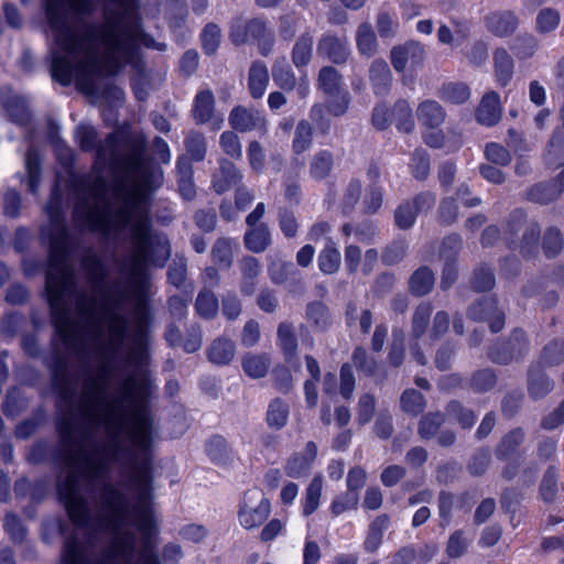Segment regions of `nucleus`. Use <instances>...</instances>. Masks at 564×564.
Instances as JSON below:
<instances>
[{
  "label": "nucleus",
  "instance_id": "5",
  "mask_svg": "<svg viewBox=\"0 0 564 564\" xmlns=\"http://www.w3.org/2000/svg\"><path fill=\"white\" fill-rule=\"evenodd\" d=\"M152 315L148 300L140 295L134 307V328L131 335L130 362L135 373L126 376L118 384L112 398L119 399V405H132V413L144 408L151 419L154 420L149 400L155 397L158 386L148 369L150 362V324Z\"/></svg>",
  "mask_w": 564,
  "mask_h": 564
},
{
  "label": "nucleus",
  "instance_id": "3",
  "mask_svg": "<svg viewBox=\"0 0 564 564\" xmlns=\"http://www.w3.org/2000/svg\"><path fill=\"white\" fill-rule=\"evenodd\" d=\"M69 191L74 198L73 220L78 230L98 234L104 239L115 231L130 230L133 250L121 267L143 288L147 267L162 268L171 256L167 241L153 245L147 192L140 188L124 192L121 205L113 212L108 181L101 173L72 181Z\"/></svg>",
  "mask_w": 564,
  "mask_h": 564
},
{
  "label": "nucleus",
  "instance_id": "26",
  "mask_svg": "<svg viewBox=\"0 0 564 564\" xmlns=\"http://www.w3.org/2000/svg\"><path fill=\"white\" fill-rule=\"evenodd\" d=\"M369 79L373 93L384 96L389 93L392 84V74L388 63L383 59H375L369 69Z\"/></svg>",
  "mask_w": 564,
  "mask_h": 564
},
{
  "label": "nucleus",
  "instance_id": "64",
  "mask_svg": "<svg viewBox=\"0 0 564 564\" xmlns=\"http://www.w3.org/2000/svg\"><path fill=\"white\" fill-rule=\"evenodd\" d=\"M564 361V339L551 340L544 346L541 352L540 362L553 367Z\"/></svg>",
  "mask_w": 564,
  "mask_h": 564
},
{
  "label": "nucleus",
  "instance_id": "40",
  "mask_svg": "<svg viewBox=\"0 0 564 564\" xmlns=\"http://www.w3.org/2000/svg\"><path fill=\"white\" fill-rule=\"evenodd\" d=\"M318 268L324 274H335L341 264V254L332 238H327L326 245L319 252Z\"/></svg>",
  "mask_w": 564,
  "mask_h": 564
},
{
  "label": "nucleus",
  "instance_id": "24",
  "mask_svg": "<svg viewBox=\"0 0 564 564\" xmlns=\"http://www.w3.org/2000/svg\"><path fill=\"white\" fill-rule=\"evenodd\" d=\"M536 221L529 220L523 209L517 208L512 210L503 227V240L509 248L518 243V238L527 229L528 224H535Z\"/></svg>",
  "mask_w": 564,
  "mask_h": 564
},
{
  "label": "nucleus",
  "instance_id": "59",
  "mask_svg": "<svg viewBox=\"0 0 564 564\" xmlns=\"http://www.w3.org/2000/svg\"><path fill=\"white\" fill-rule=\"evenodd\" d=\"M402 411L409 415L416 416L422 413L426 406L425 397L415 389H406L400 398Z\"/></svg>",
  "mask_w": 564,
  "mask_h": 564
},
{
  "label": "nucleus",
  "instance_id": "36",
  "mask_svg": "<svg viewBox=\"0 0 564 564\" xmlns=\"http://www.w3.org/2000/svg\"><path fill=\"white\" fill-rule=\"evenodd\" d=\"M423 53L422 46L414 42L393 47L391 51V64L397 72L401 73L410 61L412 63L420 61Z\"/></svg>",
  "mask_w": 564,
  "mask_h": 564
},
{
  "label": "nucleus",
  "instance_id": "23",
  "mask_svg": "<svg viewBox=\"0 0 564 564\" xmlns=\"http://www.w3.org/2000/svg\"><path fill=\"white\" fill-rule=\"evenodd\" d=\"M525 440V432L522 427H514L506 433L495 447L496 458L509 463L510 458L518 452Z\"/></svg>",
  "mask_w": 564,
  "mask_h": 564
},
{
  "label": "nucleus",
  "instance_id": "8",
  "mask_svg": "<svg viewBox=\"0 0 564 564\" xmlns=\"http://www.w3.org/2000/svg\"><path fill=\"white\" fill-rule=\"evenodd\" d=\"M530 352V339L522 328H514L508 336L498 337L488 348V359L500 366L521 362Z\"/></svg>",
  "mask_w": 564,
  "mask_h": 564
},
{
  "label": "nucleus",
  "instance_id": "16",
  "mask_svg": "<svg viewBox=\"0 0 564 564\" xmlns=\"http://www.w3.org/2000/svg\"><path fill=\"white\" fill-rule=\"evenodd\" d=\"M485 26L497 37L511 36L519 26V18L512 10H498L485 17Z\"/></svg>",
  "mask_w": 564,
  "mask_h": 564
},
{
  "label": "nucleus",
  "instance_id": "28",
  "mask_svg": "<svg viewBox=\"0 0 564 564\" xmlns=\"http://www.w3.org/2000/svg\"><path fill=\"white\" fill-rule=\"evenodd\" d=\"M492 61L495 78L501 87H506L513 77L514 61L503 47H498L494 51Z\"/></svg>",
  "mask_w": 564,
  "mask_h": 564
},
{
  "label": "nucleus",
  "instance_id": "50",
  "mask_svg": "<svg viewBox=\"0 0 564 564\" xmlns=\"http://www.w3.org/2000/svg\"><path fill=\"white\" fill-rule=\"evenodd\" d=\"M234 240L227 237H219L212 247V259L221 269H229L234 262Z\"/></svg>",
  "mask_w": 564,
  "mask_h": 564
},
{
  "label": "nucleus",
  "instance_id": "39",
  "mask_svg": "<svg viewBox=\"0 0 564 564\" xmlns=\"http://www.w3.org/2000/svg\"><path fill=\"white\" fill-rule=\"evenodd\" d=\"M313 43L314 36L308 30L303 32L295 41L291 58L296 68L305 67L310 64L313 56Z\"/></svg>",
  "mask_w": 564,
  "mask_h": 564
},
{
  "label": "nucleus",
  "instance_id": "51",
  "mask_svg": "<svg viewBox=\"0 0 564 564\" xmlns=\"http://www.w3.org/2000/svg\"><path fill=\"white\" fill-rule=\"evenodd\" d=\"M221 29L215 22H208L202 29L199 34V41L203 52L207 56H213L217 53L221 43Z\"/></svg>",
  "mask_w": 564,
  "mask_h": 564
},
{
  "label": "nucleus",
  "instance_id": "57",
  "mask_svg": "<svg viewBox=\"0 0 564 564\" xmlns=\"http://www.w3.org/2000/svg\"><path fill=\"white\" fill-rule=\"evenodd\" d=\"M323 490V478L321 475L314 476L305 490V499L303 503V514L305 517L314 513L318 507Z\"/></svg>",
  "mask_w": 564,
  "mask_h": 564
},
{
  "label": "nucleus",
  "instance_id": "19",
  "mask_svg": "<svg viewBox=\"0 0 564 564\" xmlns=\"http://www.w3.org/2000/svg\"><path fill=\"white\" fill-rule=\"evenodd\" d=\"M518 476V482L521 487H531L535 484L539 476V466L535 462L527 463L520 470V462L518 459L507 463L502 470L501 477L511 481Z\"/></svg>",
  "mask_w": 564,
  "mask_h": 564
},
{
  "label": "nucleus",
  "instance_id": "30",
  "mask_svg": "<svg viewBox=\"0 0 564 564\" xmlns=\"http://www.w3.org/2000/svg\"><path fill=\"white\" fill-rule=\"evenodd\" d=\"M205 452L209 459L216 465H229L232 458L231 446L228 441L219 434H214L206 441Z\"/></svg>",
  "mask_w": 564,
  "mask_h": 564
},
{
  "label": "nucleus",
  "instance_id": "4",
  "mask_svg": "<svg viewBox=\"0 0 564 564\" xmlns=\"http://www.w3.org/2000/svg\"><path fill=\"white\" fill-rule=\"evenodd\" d=\"M75 138L85 152H95V165L104 169L111 161L112 165L122 171L127 176L134 177L140 189L153 191L162 184V172L156 169L149 156L147 148L141 140H128L127 154L119 151V138L117 133H109L104 141L98 140L97 130L89 124L80 123L75 131Z\"/></svg>",
  "mask_w": 564,
  "mask_h": 564
},
{
  "label": "nucleus",
  "instance_id": "18",
  "mask_svg": "<svg viewBox=\"0 0 564 564\" xmlns=\"http://www.w3.org/2000/svg\"><path fill=\"white\" fill-rule=\"evenodd\" d=\"M541 364H531L528 369V393L533 400L543 399L554 387V382L544 372Z\"/></svg>",
  "mask_w": 564,
  "mask_h": 564
},
{
  "label": "nucleus",
  "instance_id": "32",
  "mask_svg": "<svg viewBox=\"0 0 564 564\" xmlns=\"http://www.w3.org/2000/svg\"><path fill=\"white\" fill-rule=\"evenodd\" d=\"M541 228L538 223L528 224L527 229L518 238V243L511 249H519L524 259H534L539 253Z\"/></svg>",
  "mask_w": 564,
  "mask_h": 564
},
{
  "label": "nucleus",
  "instance_id": "44",
  "mask_svg": "<svg viewBox=\"0 0 564 564\" xmlns=\"http://www.w3.org/2000/svg\"><path fill=\"white\" fill-rule=\"evenodd\" d=\"M334 167V154L329 150H319L310 162V176L315 181L328 177Z\"/></svg>",
  "mask_w": 564,
  "mask_h": 564
},
{
  "label": "nucleus",
  "instance_id": "10",
  "mask_svg": "<svg viewBox=\"0 0 564 564\" xmlns=\"http://www.w3.org/2000/svg\"><path fill=\"white\" fill-rule=\"evenodd\" d=\"M270 511V501L260 489L254 488L246 491L238 511V519L245 529L252 530L268 519Z\"/></svg>",
  "mask_w": 564,
  "mask_h": 564
},
{
  "label": "nucleus",
  "instance_id": "34",
  "mask_svg": "<svg viewBox=\"0 0 564 564\" xmlns=\"http://www.w3.org/2000/svg\"><path fill=\"white\" fill-rule=\"evenodd\" d=\"M276 344L280 347L284 359L291 361L297 355V337L295 328L290 322H281L276 329Z\"/></svg>",
  "mask_w": 564,
  "mask_h": 564
},
{
  "label": "nucleus",
  "instance_id": "46",
  "mask_svg": "<svg viewBox=\"0 0 564 564\" xmlns=\"http://www.w3.org/2000/svg\"><path fill=\"white\" fill-rule=\"evenodd\" d=\"M194 306L196 314L204 319L215 318L219 311V302L216 294L206 288L198 292Z\"/></svg>",
  "mask_w": 564,
  "mask_h": 564
},
{
  "label": "nucleus",
  "instance_id": "42",
  "mask_svg": "<svg viewBox=\"0 0 564 564\" xmlns=\"http://www.w3.org/2000/svg\"><path fill=\"white\" fill-rule=\"evenodd\" d=\"M435 283L433 271L426 267H420L415 270L409 280V290L415 296H424L429 294Z\"/></svg>",
  "mask_w": 564,
  "mask_h": 564
},
{
  "label": "nucleus",
  "instance_id": "54",
  "mask_svg": "<svg viewBox=\"0 0 564 564\" xmlns=\"http://www.w3.org/2000/svg\"><path fill=\"white\" fill-rule=\"evenodd\" d=\"M560 197L549 181L540 182L528 188L525 198L532 203L547 205Z\"/></svg>",
  "mask_w": 564,
  "mask_h": 564
},
{
  "label": "nucleus",
  "instance_id": "7",
  "mask_svg": "<svg viewBox=\"0 0 564 564\" xmlns=\"http://www.w3.org/2000/svg\"><path fill=\"white\" fill-rule=\"evenodd\" d=\"M229 40L235 46L247 43L257 45L260 55L267 57L273 52L275 44L274 30L269 22L261 17L243 19L242 17L234 18L229 25Z\"/></svg>",
  "mask_w": 564,
  "mask_h": 564
},
{
  "label": "nucleus",
  "instance_id": "13",
  "mask_svg": "<svg viewBox=\"0 0 564 564\" xmlns=\"http://www.w3.org/2000/svg\"><path fill=\"white\" fill-rule=\"evenodd\" d=\"M445 422V414L436 411L429 412L421 416L417 423V434L423 441H430L436 437V442L442 447H451L456 442V433L453 430H441Z\"/></svg>",
  "mask_w": 564,
  "mask_h": 564
},
{
  "label": "nucleus",
  "instance_id": "55",
  "mask_svg": "<svg viewBox=\"0 0 564 564\" xmlns=\"http://www.w3.org/2000/svg\"><path fill=\"white\" fill-rule=\"evenodd\" d=\"M272 78L276 86L288 91L292 90L296 84L295 75L285 57L276 59L273 64Z\"/></svg>",
  "mask_w": 564,
  "mask_h": 564
},
{
  "label": "nucleus",
  "instance_id": "49",
  "mask_svg": "<svg viewBox=\"0 0 564 564\" xmlns=\"http://www.w3.org/2000/svg\"><path fill=\"white\" fill-rule=\"evenodd\" d=\"M289 413L288 403L280 398H275L268 405L265 414L267 424L273 430H282L288 423Z\"/></svg>",
  "mask_w": 564,
  "mask_h": 564
},
{
  "label": "nucleus",
  "instance_id": "63",
  "mask_svg": "<svg viewBox=\"0 0 564 564\" xmlns=\"http://www.w3.org/2000/svg\"><path fill=\"white\" fill-rule=\"evenodd\" d=\"M362 189V184L358 178H351L349 183L347 184L341 203H340V209L344 215H349L355 209L357 203L360 199Z\"/></svg>",
  "mask_w": 564,
  "mask_h": 564
},
{
  "label": "nucleus",
  "instance_id": "48",
  "mask_svg": "<svg viewBox=\"0 0 564 564\" xmlns=\"http://www.w3.org/2000/svg\"><path fill=\"white\" fill-rule=\"evenodd\" d=\"M356 44L361 55L371 57L377 53L378 41L372 25L369 22H364L358 26Z\"/></svg>",
  "mask_w": 564,
  "mask_h": 564
},
{
  "label": "nucleus",
  "instance_id": "56",
  "mask_svg": "<svg viewBox=\"0 0 564 564\" xmlns=\"http://www.w3.org/2000/svg\"><path fill=\"white\" fill-rule=\"evenodd\" d=\"M392 121L399 131L409 133L414 129L412 108L406 100L400 99L394 104Z\"/></svg>",
  "mask_w": 564,
  "mask_h": 564
},
{
  "label": "nucleus",
  "instance_id": "38",
  "mask_svg": "<svg viewBox=\"0 0 564 564\" xmlns=\"http://www.w3.org/2000/svg\"><path fill=\"white\" fill-rule=\"evenodd\" d=\"M235 343L224 337H219L213 340L207 350L208 360L217 366H225L230 364L235 357Z\"/></svg>",
  "mask_w": 564,
  "mask_h": 564
},
{
  "label": "nucleus",
  "instance_id": "47",
  "mask_svg": "<svg viewBox=\"0 0 564 564\" xmlns=\"http://www.w3.org/2000/svg\"><path fill=\"white\" fill-rule=\"evenodd\" d=\"M433 305L430 302H421L413 312L411 321V337L415 340L422 338L431 322Z\"/></svg>",
  "mask_w": 564,
  "mask_h": 564
},
{
  "label": "nucleus",
  "instance_id": "62",
  "mask_svg": "<svg viewBox=\"0 0 564 564\" xmlns=\"http://www.w3.org/2000/svg\"><path fill=\"white\" fill-rule=\"evenodd\" d=\"M563 247L564 240L561 231L556 227L547 228L542 240L544 256L549 259L555 258L562 252Z\"/></svg>",
  "mask_w": 564,
  "mask_h": 564
},
{
  "label": "nucleus",
  "instance_id": "12",
  "mask_svg": "<svg viewBox=\"0 0 564 564\" xmlns=\"http://www.w3.org/2000/svg\"><path fill=\"white\" fill-rule=\"evenodd\" d=\"M80 267L86 274L87 282L93 286L95 292L104 299L108 300V270L104 259L96 252L93 247H88L85 250L80 259Z\"/></svg>",
  "mask_w": 564,
  "mask_h": 564
},
{
  "label": "nucleus",
  "instance_id": "41",
  "mask_svg": "<svg viewBox=\"0 0 564 564\" xmlns=\"http://www.w3.org/2000/svg\"><path fill=\"white\" fill-rule=\"evenodd\" d=\"M184 148L189 162H202L207 153V140L204 133L197 130H189L184 137Z\"/></svg>",
  "mask_w": 564,
  "mask_h": 564
},
{
  "label": "nucleus",
  "instance_id": "21",
  "mask_svg": "<svg viewBox=\"0 0 564 564\" xmlns=\"http://www.w3.org/2000/svg\"><path fill=\"white\" fill-rule=\"evenodd\" d=\"M0 101L10 120L19 126H26L31 121V113L26 101L18 95L1 93Z\"/></svg>",
  "mask_w": 564,
  "mask_h": 564
},
{
  "label": "nucleus",
  "instance_id": "60",
  "mask_svg": "<svg viewBox=\"0 0 564 564\" xmlns=\"http://www.w3.org/2000/svg\"><path fill=\"white\" fill-rule=\"evenodd\" d=\"M497 383V375L491 368L475 371L469 380V387L475 393L490 391Z\"/></svg>",
  "mask_w": 564,
  "mask_h": 564
},
{
  "label": "nucleus",
  "instance_id": "37",
  "mask_svg": "<svg viewBox=\"0 0 564 564\" xmlns=\"http://www.w3.org/2000/svg\"><path fill=\"white\" fill-rule=\"evenodd\" d=\"M416 116L423 126L434 129L444 122L446 113L437 101L427 99L419 105Z\"/></svg>",
  "mask_w": 564,
  "mask_h": 564
},
{
  "label": "nucleus",
  "instance_id": "6",
  "mask_svg": "<svg viewBox=\"0 0 564 564\" xmlns=\"http://www.w3.org/2000/svg\"><path fill=\"white\" fill-rule=\"evenodd\" d=\"M106 533H95L91 542L88 533H83V539L78 538V533L65 541L62 553L63 564H153L156 554L153 551L152 538H143V546L140 551L139 558L133 562L135 551V538L132 532L122 534H113L110 544L104 547L98 554H93L91 549Z\"/></svg>",
  "mask_w": 564,
  "mask_h": 564
},
{
  "label": "nucleus",
  "instance_id": "22",
  "mask_svg": "<svg viewBox=\"0 0 564 564\" xmlns=\"http://www.w3.org/2000/svg\"><path fill=\"white\" fill-rule=\"evenodd\" d=\"M241 272L240 292L245 296H251L257 288V280L261 273L260 261L252 256H245L239 261Z\"/></svg>",
  "mask_w": 564,
  "mask_h": 564
},
{
  "label": "nucleus",
  "instance_id": "58",
  "mask_svg": "<svg viewBox=\"0 0 564 564\" xmlns=\"http://www.w3.org/2000/svg\"><path fill=\"white\" fill-rule=\"evenodd\" d=\"M561 22V13L554 8L541 9L535 18V31L539 34H547L557 29Z\"/></svg>",
  "mask_w": 564,
  "mask_h": 564
},
{
  "label": "nucleus",
  "instance_id": "53",
  "mask_svg": "<svg viewBox=\"0 0 564 564\" xmlns=\"http://www.w3.org/2000/svg\"><path fill=\"white\" fill-rule=\"evenodd\" d=\"M558 469L555 465H550L543 474L539 494L545 503H552L557 497Z\"/></svg>",
  "mask_w": 564,
  "mask_h": 564
},
{
  "label": "nucleus",
  "instance_id": "1",
  "mask_svg": "<svg viewBox=\"0 0 564 564\" xmlns=\"http://www.w3.org/2000/svg\"><path fill=\"white\" fill-rule=\"evenodd\" d=\"M45 293L58 335L47 368L59 415L58 442H35L31 464L59 470L56 490L76 532L117 534L131 523L144 538L156 534L153 514L154 420L144 408L127 425L126 406L109 398V382L128 335L118 312L99 315L98 297L78 289L69 262L70 232H48Z\"/></svg>",
  "mask_w": 564,
  "mask_h": 564
},
{
  "label": "nucleus",
  "instance_id": "11",
  "mask_svg": "<svg viewBox=\"0 0 564 564\" xmlns=\"http://www.w3.org/2000/svg\"><path fill=\"white\" fill-rule=\"evenodd\" d=\"M467 317L477 323H487L494 334L501 332L506 324V312L494 295L473 302L467 308Z\"/></svg>",
  "mask_w": 564,
  "mask_h": 564
},
{
  "label": "nucleus",
  "instance_id": "20",
  "mask_svg": "<svg viewBox=\"0 0 564 564\" xmlns=\"http://www.w3.org/2000/svg\"><path fill=\"white\" fill-rule=\"evenodd\" d=\"M501 118L500 97L496 91H489L484 95L476 110V120L478 123L492 127L496 126Z\"/></svg>",
  "mask_w": 564,
  "mask_h": 564
},
{
  "label": "nucleus",
  "instance_id": "61",
  "mask_svg": "<svg viewBox=\"0 0 564 564\" xmlns=\"http://www.w3.org/2000/svg\"><path fill=\"white\" fill-rule=\"evenodd\" d=\"M313 143V128L306 120H301L294 132L292 150L295 154L307 151Z\"/></svg>",
  "mask_w": 564,
  "mask_h": 564
},
{
  "label": "nucleus",
  "instance_id": "9",
  "mask_svg": "<svg viewBox=\"0 0 564 564\" xmlns=\"http://www.w3.org/2000/svg\"><path fill=\"white\" fill-rule=\"evenodd\" d=\"M317 87L330 99L327 101V111L335 116H344L350 104L348 90L343 88V76L333 66H324L318 72Z\"/></svg>",
  "mask_w": 564,
  "mask_h": 564
},
{
  "label": "nucleus",
  "instance_id": "15",
  "mask_svg": "<svg viewBox=\"0 0 564 564\" xmlns=\"http://www.w3.org/2000/svg\"><path fill=\"white\" fill-rule=\"evenodd\" d=\"M318 56L329 59L337 65L345 64L350 56L349 42L345 35L337 36L332 33H324L317 42Z\"/></svg>",
  "mask_w": 564,
  "mask_h": 564
},
{
  "label": "nucleus",
  "instance_id": "14",
  "mask_svg": "<svg viewBox=\"0 0 564 564\" xmlns=\"http://www.w3.org/2000/svg\"><path fill=\"white\" fill-rule=\"evenodd\" d=\"M228 121L235 131L241 133L258 131L261 134L268 132V122L260 111L248 109L243 106H236L231 109Z\"/></svg>",
  "mask_w": 564,
  "mask_h": 564
},
{
  "label": "nucleus",
  "instance_id": "17",
  "mask_svg": "<svg viewBox=\"0 0 564 564\" xmlns=\"http://www.w3.org/2000/svg\"><path fill=\"white\" fill-rule=\"evenodd\" d=\"M242 175L227 159L219 160V170L213 175L212 187L218 195L226 193L241 182Z\"/></svg>",
  "mask_w": 564,
  "mask_h": 564
},
{
  "label": "nucleus",
  "instance_id": "27",
  "mask_svg": "<svg viewBox=\"0 0 564 564\" xmlns=\"http://www.w3.org/2000/svg\"><path fill=\"white\" fill-rule=\"evenodd\" d=\"M445 417L457 424L462 430H470L477 421L476 412L459 400H451L445 405Z\"/></svg>",
  "mask_w": 564,
  "mask_h": 564
},
{
  "label": "nucleus",
  "instance_id": "52",
  "mask_svg": "<svg viewBox=\"0 0 564 564\" xmlns=\"http://www.w3.org/2000/svg\"><path fill=\"white\" fill-rule=\"evenodd\" d=\"M28 174V187L32 194H36L41 181V162L37 150L32 145L24 158Z\"/></svg>",
  "mask_w": 564,
  "mask_h": 564
},
{
  "label": "nucleus",
  "instance_id": "43",
  "mask_svg": "<svg viewBox=\"0 0 564 564\" xmlns=\"http://www.w3.org/2000/svg\"><path fill=\"white\" fill-rule=\"evenodd\" d=\"M271 360L268 354L248 352L243 356L241 366L247 376L260 379L268 373Z\"/></svg>",
  "mask_w": 564,
  "mask_h": 564
},
{
  "label": "nucleus",
  "instance_id": "29",
  "mask_svg": "<svg viewBox=\"0 0 564 564\" xmlns=\"http://www.w3.org/2000/svg\"><path fill=\"white\" fill-rule=\"evenodd\" d=\"M305 318L316 332H326L333 325L330 311L322 301H313L306 305Z\"/></svg>",
  "mask_w": 564,
  "mask_h": 564
},
{
  "label": "nucleus",
  "instance_id": "25",
  "mask_svg": "<svg viewBox=\"0 0 564 564\" xmlns=\"http://www.w3.org/2000/svg\"><path fill=\"white\" fill-rule=\"evenodd\" d=\"M245 248L253 253H262L272 245V236L267 224L249 227L243 235Z\"/></svg>",
  "mask_w": 564,
  "mask_h": 564
},
{
  "label": "nucleus",
  "instance_id": "45",
  "mask_svg": "<svg viewBox=\"0 0 564 564\" xmlns=\"http://www.w3.org/2000/svg\"><path fill=\"white\" fill-rule=\"evenodd\" d=\"M390 524V518L388 514H379L370 523L364 547L367 552H375L379 549L382 543L383 532Z\"/></svg>",
  "mask_w": 564,
  "mask_h": 564
},
{
  "label": "nucleus",
  "instance_id": "35",
  "mask_svg": "<svg viewBox=\"0 0 564 564\" xmlns=\"http://www.w3.org/2000/svg\"><path fill=\"white\" fill-rule=\"evenodd\" d=\"M269 84V72L262 61H254L248 74V89L253 99H260Z\"/></svg>",
  "mask_w": 564,
  "mask_h": 564
},
{
  "label": "nucleus",
  "instance_id": "31",
  "mask_svg": "<svg viewBox=\"0 0 564 564\" xmlns=\"http://www.w3.org/2000/svg\"><path fill=\"white\" fill-rule=\"evenodd\" d=\"M215 112V97L212 90H199L193 102L192 116L197 124L209 122Z\"/></svg>",
  "mask_w": 564,
  "mask_h": 564
},
{
  "label": "nucleus",
  "instance_id": "2",
  "mask_svg": "<svg viewBox=\"0 0 564 564\" xmlns=\"http://www.w3.org/2000/svg\"><path fill=\"white\" fill-rule=\"evenodd\" d=\"M99 1L101 23L86 19L96 9L95 0H44L54 34V46L50 50L52 79L65 87L75 79L77 88L86 95L96 93V79L106 74L99 45L111 59L129 61L135 41L143 36L139 0Z\"/></svg>",
  "mask_w": 564,
  "mask_h": 564
},
{
  "label": "nucleus",
  "instance_id": "33",
  "mask_svg": "<svg viewBox=\"0 0 564 564\" xmlns=\"http://www.w3.org/2000/svg\"><path fill=\"white\" fill-rule=\"evenodd\" d=\"M178 193L185 200H193L196 187L193 181V166L186 156H180L176 162Z\"/></svg>",
  "mask_w": 564,
  "mask_h": 564
}]
</instances>
